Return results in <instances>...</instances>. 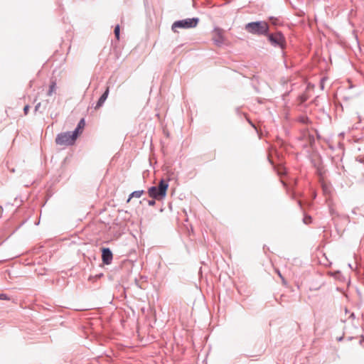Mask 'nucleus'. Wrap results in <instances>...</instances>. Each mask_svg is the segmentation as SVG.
I'll return each instance as SVG.
<instances>
[{
	"instance_id": "nucleus-1",
	"label": "nucleus",
	"mask_w": 364,
	"mask_h": 364,
	"mask_svg": "<svg viewBox=\"0 0 364 364\" xmlns=\"http://www.w3.org/2000/svg\"><path fill=\"white\" fill-rule=\"evenodd\" d=\"M168 184L164 180L159 182V186H152L149 188V196L156 200H160L166 197Z\"/></svg>"
},
{
	"instance_id": "nucleus-2",
	"label": "nucleus",
	"mask_w": 364,
	"mask_h": 364,
	"mask_svg": "<svg viewBox=\"0 0 364 364\" xmlns=\"http://www.w3.org/2000/svg\"><path fill=\"white\" fill-rule=\"evenodd\" d=\"M245 29L250 33L262 35L268 31L269 26L264 21L252 22L245 26Z\"/></svg>"
},
{
	"instance_id": "nucleus-3",
	"label": "nucleus",
	"mask_w": 364,
	"mask_h": 364,
	"mask_svg": "<svg viewBox=\"0 0 364 364\" xmlns=\"http://www.w3.org/2000/svg\"><path fill=\"white\" fill-rule=\"evenodd\" d=\"M198 18H186L181 21H175L171 29L173 32H177L178 28H195L198 23Z\"/></svg>"
},
{
	"instance_id": "nucleus-4",
	"label": "nucleus",
	"mask_w": 364,
	"mask_h": 364,
	"mask_svg": "<svg viewBox=\"0 0 364 364\" xmlns=\"http://www.w3.org/2000/svg\"><path fill=\"white\" fill-rule=\"evenodd\" d=\"M77 137V134L74 132L73 133L64 132L57 136L55 142L57 144L61 146L72 145L76 140Z\"/></svg>"
},
{
	"instance_id": "nucleus-5",
	"label": "nucleus",
	"mask_w": 364,
	"mask_h": 364,
	"mask_svg": "<svg viewBox=\"0 0 364 364\" xmlns=\"http://www.w3.org/2000/svg\"><path fill=\"white\" fill-rule=\"evenodd\" d=\"M224 31L221 28H216L213 31V41L217 46H221L225 42Z\"/></svg>"
},
{
	"instance_id": "nucleus-6",
	"label": "nucleus",
	"mask_w": 364,
	"mask_h": 364,
	"mask_svg": "<svg viewBox=\"0 0 364 364\" xmlns=\"http://www.w3.org/2000/svg\"><path fill=\"white\" fill-rule=\"evenodd\" d=\"M278 46L281 49V53L283 55V50L286 48L287 42L284 36L280 31H274V46Z\"/></svg>"
},
{
	"instance_id": "nucleus-7",
	"label": "nucleus",
	"mask_w": 364,
	"mask_h": 364,
	"mask_svg": "<svg viewBox=\"0 0 364 364\" xmlns=\"http://www.w3.org/2000/svg\"><path fill=\"white\" fill-rule=\"evenodd\" d=\"M112 253L108 248L102 249V259L106 264H109L112 260Z\"/></svg>"
},
{
	"instance_id": "nucleus-8",
	"label": "nucleus",
	"mask_w": 364,
	"mask_h": 364,
	"mask_svg": "<svg viewBox=\"0 0 364 364\" xmlns=\"http://www.w3.org/2000/svg\"><path fill=\"white\" fill-rule=\"evenodd\" d=\"M274 171H277V174L281 177V183L286 186L287 182L284 176L286 173V168L279 165L277 167L274 166Z\"/></svg>"
},
{
	"instance_id": "nucleus-9",
	"label": "nucleus",
	"mask_w": 364,
	"mask_h": 364,
	"mask_svg": "<svg viewBox=\"0 0 364 364\" xmlns=\"http://www.w3.org/2000/svg\"><path fill=\"white\" fill-rule=\"evenodd\" d=\"M109 91V87H107L105 92L100 97V99L97 103V105L95 107V109L100 108L103 105V103L105 102V101L107 100V98L108 97Z\"/></svg>"
},
{
	"instance_id": "nucleus-10",
	"label": "nucleus",
	"mask_w": 364,
	"mask_h": 364,
	"mask_svg": "<svg viewBox=\"0 0 364 364\" xmlns=\"http://www.w3.org/2000/svg\"><path fill=\"white\" fill-rule=\"evenodd\" d=\"M85 120L84 119H82L79 123H78V125H77V127L75 129V130L74 131L75 133L77 134V136H78L80 134L82 133V129H84L85 127Z\"/></svg>"
},
{
	"instance_id": "nucleus-11",
	"label": "nucleus",
	"mask_w": 364,
	"mask_h": 364,
	"mask_svg": "<svg viewBox=\"0 0 364 364\" xmlns=\"http://www.w3.org/2000/svg\"><path fill=\"white\" fill-rule=\"evenodd\" d=\"M143 193L144 191H136L132 192L127 200V203H129L132 198H140L143 195Z\"/></svg>"
},
{
	"instance_id": "nucleus-12",
	"label": "nucleus",
	"mask_w": 364,
	"mask_h": 364,
	"mask_svg": "<svg viewBox=\"0 0 364 364\" xmlns=\"http://www.w3.org/2000/svg\"><path fill=\"white\" fill-rule=\"evenodd\" d=\"M55 86H56L55 82V81L51 82L50 87H49V90L47 93V95L48 96H51L53 95V93L55 91Z\"/></svg>"
},
{
	"instance_id": "nucleus-13",
	"label": "nucleus",
	"mask_w": 364,
	"mask_h": 364,
	"mask_svg": "<svg viewBox=\"0 0 364 364\" xmlns=\"http://www.w3.org/2000/svg\"><path fill=\"white\" fill-rule=\"evenodd\" d=\"M119 31H120L119 26V25L116 26V27L114 28V35L117 40L119 39Z\"/></svg>"
},
{
	"instance_id": "nucleus-14",
	"label": "nucleus",
	"mask_w": 364,
	"mask_h": 364,
	"mask_svg": "<svg viewBox=\"0 0 364 364\" xmlns=\"http://www.w3.org/2000/svg\"><path fill=\"white\" fill-rule=\"evenodd\" d=\"M0 299L8 300L9 297L4 294H0Z\"/></svg>"
},
{
	"instance_id": "nucleus-15",
	"label": "nucleus",
	"mask_w": 364,
	"mask_h": 364,
	"mask_svg": "<svg viewBox=\"0 0 364 364\" xmlns=\"http://www.w3.org/2000/svg\"><path fill=\"white\" fill-rule=\"evenodd\" d=\"M28 110H29V106L28 105H26L24 107V108H23L24 114H27L28 112Z\"/></svg>"
},
{
	"instance_id": "nucleus-16",
	"label": "nucleus",
	"mask_w": 364,
	"mask_h": 364,
	"mask_svg": "<svg viewBox=\"0 0 364 364\" xmlns=\"http://www.w3.org/2000/svg\"><path fill=\"white\" fill-rule=\"evenodd\" d=\"M307 99H308V97H307V96H306V95H302V96L301 97V101L302 102H305L306 100H307Z\"/></svg>"
},
{
	"instance_id": "nucleus-17",
	"label": "nucleus",
	"mask_w": 364,
	"mask_h": 364,
	"mask_svg": "<svg viewBox=\"0 0 364 364\" xmlns=\"http://www.w3.org/2000/svg\"><path fill=\"white\" fill-rule=\"evenodd\" d=\"M148 203L149 205H154L155 204V201L154 200H149Z\"/></svg>"
},
{
	"instance_id": "nucleus-18",
	"label": "nucleus",
	"mask_w": 364,
	"mask_h": 364,
	"mask_svg": "<svg viewBox=\"0 0 364 364\" xmlns=\"http://www.w3.org/2000/svg\"><path fill=\"white\" fill-rule=\"evenodd\" d=\"M269 40L270 42L273 43V35L272 34H270L269 36Z\"/></svg>"
},
{
	"instance_id": "nucleus-19",
	"label": "nucleus",
	"mask_w": 364,
	"mask_h": 364,
	"mask_svg": "<svg viewBox=\"0 0 364 364\" xmlns=\"http://www.w3.org/2000/svg\"><path fill=\"white\" fill-rule=\"evenodd\" d=\"M277 274H278V275L282 278V279L283 282L284 283V279H283V277H282L281 273H280V272H279V271H277Z\"/></svg>"
},
{
	"instance_id": "nucleus-20",
	"label": "nucleus",
	"mask_w": 364,
	"mask_h": 364,
	"mask_svg": "<svg viewBox=\"0 0 364 364\" xmlns=\"http://www.w3.org/2000/svg\"><path fill=\"white\" fill-rule=\"evenodd\" d=\"M309 220L310 221L311 220V218H305V223H309Z\"/></svg>"
},
{
	"instance_id": "nucleus-21",
	"label": "nucleus",
	"mask_w": 364,
	"mask_h": 364,
	"mask_svg": "<svg viewBox=\"0 0 364 364\" xmlns=\"http://www.w3.org/2000/svg\"><path fill=\"white\" fill-rule=\"evenodd\" d=\"M40 105H41V104H40V103H38V104L36 105V110H37V109L39 108Z\"/></svg>"
},
{
	"instance_id": "nucleus-22",
	"label": "nucleus",
	"mask_w": 364,
	"mask_h": 364,
	"mask_svg": "<svg viewBox=\"0 0 364 364\" xmlns=\"http://www.w3.org/2000/svg\"><path fill=\"white\" fill-rule=\"evenodd\" d=\"M269 162H270L271 164H272V161L270 159V158H269Z\"/></svg>"
},
{
	"instance_id": "nucleus-23",
	"label": "nucleus",
	"mask_w": 364,
	"mask_h": 364,
	"mask_svg": "<svg viewBox=\"0 0 364 364\" xmlns=\"http://www.w3.org/2000/svg\"><path fill=\"white\" fill-rule=\"evenodd\" d=\"M274 26L276 25V19L275 18H274Z\"/></svg>"
}]
</instances>
